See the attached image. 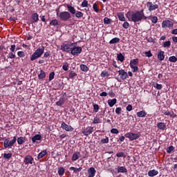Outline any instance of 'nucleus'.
Listing matches in <instances>:
<instances>
[{
	"label": "nucleus",
	"instance_id": "nucleus-1",
	"mask_svg": "<svg viewBox=\"0 0 177 177\" xmlns=\"http://www.w3.org/2000/svg\"><path fill=\"white\" fill-rule=\"evenodd\" d=\"M147 19L148 17L145 15V10H136L131 13V21H133V23H139V21L147 20Z\"/></svg>",
	"mask_w": 177,
	"mask_h": 177
},
{
	"label": "nucleus",
	"instance_id": "nucleus-2",
	"mask_svg": "<svg viewBox=\"0 0 177 177\" xmlns=\"http://www.w3.org/2000/svg\"><path fill=\"white\" fill-rule=\"evenodd\" d=\"M44 52H45V47L41 46V48H38L31 55L30 61L34 62V60H37V59H39L44 55Z\"/></svg>",
	"mask_w": 177,
	"mask_h": 177
},
{
	"label": "nucleus",
	"instance_id": "nucleus-3",
	"mask_svg": "<svg viewBox=\"0 0 177 177\" xmlns=\"http://www.w3.org/2000/svg\"><path fill=\"white\" fill-rule=\"evenodd\" d=\"M57 16H58L61 21H68L71 19V12L69 11H62L59 13V11H57Z\"/></svg>",
	"mask_w": 177,
	"mask_h": 177
},
{
	"label": "nucleus",
	"instance_id": "nucleus-4",
	"mask_svg": "<svg viewBox=\"0 0 177 177\" xmlns=\"http://www.w3.org/2000/svg\"><path fill=\"white\" fill-rule=\"evenodd\" d=\"M66 8L68 9V12H70L71 15L75 16L77 19H81L82 17H84V14L81 11H77L75 10V8H74L73 6H71L69 4H66Z\"/></svg>",
	"mask_w": 177,
	"mask_h": 177
},
{
	"label": "nucleus",
	"instance_id": "nucleus-5",
	"mask_svg": "<svg viewBox=\"0 0 177 177\" xmlns=\"http://www.w3.org/2000/svg\"><path fill=\"white\" fill-rule=\"evenodd\" d=\"M16 140H17L16 136H14L11 141H9V138H6L3 142L5 149H12L13 145L16 143Z\"/></svg>",
	"mask_w": 177,
	"mask_h": 177
},
{
	"label": "nucleus",
	"instance_id": "nucleus-6",
	"mask_svg": "<svg viewBox=\"0 0 177 177\" xmlns=\"http://www.w3.org/2000/svg\"><path fill=\"white\" fill-rule=\"evenodd\" d=\"M125 138H127L131 141L136 140V139H139L140 138V133H133V132H129L127 133L124 135Z\"/></svg>",
	"mask_w": 177,
	"mask_h": 177
},
{
	"label": "nucleus",
	"instance_id": "nucleus-7",
	"mask_svg": "<svg viewBox=\"0 0 177 177\" xmlns=\"http://www.w3.org/2000/svg\"><path fill=\"white\" fill-rule=\"evenodd\" d=\"M82 52V48L80 46H77L75 44L72 47L71 55H73V56H78V55H80Z\"/></svg>",
	"mask_w": 177,
	"mask_h": 177
},
{
	"label": "nucleus",
	"instance_id": "nucleus-8",
	"mask_svg": "<svg viewBox=\"0 0 177 177\" xmlns=\"http://www.w3.org/2000/svg\"><path fill=\"white\" fill-rule=\"evenodd\" d=\"M76 45L75 43H71V44H62L61 46V49L64 51V52H71L72 49H73V46Z\"/></svg>",
	"mask_w": 177,
	"mask_h": 177
},
{
	"label": "nucleus",
	"instance_id": "nucleus-9",
	"mask_svg": "<svg viewBox=\"0 0 177 177\" xmlns=\"http://www.w3.org/2000/svg\"><path fill=\"white\" fill-rule=\"evenodd\" d=\"M24 162L25 165H29L32 164H35V162H34V158L31 155H27L25 156L24 159Z\"/></svg>",
	"mask_w": 177,
	"mask_h": 177
},
{
	"label": "nucleus",
	"instance_id": "nucleus-10",
	"mask_svg": "<svg viewBox=\"0 0 177 177\" xmlns=\"http://www.w3.org/2000/svg\"><path fill=\"white\" fill-rule=\"evenodd\" d=\"M118 74L120 75V80H122L123 81L128 78V73H127L124 69L119 70Z\"/></svg>",
	"mask_w": 177,
	"mask_h": 177
},
{
	"label": "nucleus",
	"instance_id": "nucleus-11",
	"mask_svg": "<svg viewBox=\"0 0 177 177\" xmlns=\"http://www.w3.org/2000/svg\"><path fill=\"white\" fill-rule=\"evenodd\" d=\"M147 7L148 8V10L151 12L152 10H156V9H158V4H153L152 2L148 1L147 2Z\"/></svg>",
	"mask_w": 177,
	"mask_h": 177
},
{
	"label": "nucleus",
	"instance_id": "nucleus-12",
	"mask_svg": "<svg viewBox=\"0 0 177 177\" xmlns=\"http://www.w3.org/2000/svg\"><path fill=\"white\" fill-rule=\"evenodd\" d=\"M165 27H167L168 28H171L174 27V22L169 21V20H165L162 23V28H165Z\"/></svg>",
	"mask_w": 177,
	"mask_h": 177
},
{
	"label": "nucleus",
	"instance_id": "nucleus-13",
	"mask_svg": "<svg viewBox=\"0 0 177 177\" xmlns=\"http://www.w3.org/2000/svg\"><path fill=\"white\" fill-rule=\"evenodd\" d=\"M61 128H62V129H64L67 132H71V131H74V128H73V127L66 124V122H63L62 123Z\"/></svg>",
	"mask_w": 177,
	"mask_h": 177
},
{
	"label": "nucleus",
	"instance_id": "nucleus-14",
	"mask_svg": "<svg viewBox=\"0 0 177 177\" xmlns=\"http://www.w3.org/2000/svg\"><path fill=\"white\" fill-rule=\"evenodd\" d=\"M93 132V127H88L86 129H84L82 131V133L83 135H84V136H89V135H91V133H92Z\"/></svg>",
	"mask_w": 177,
	"mask_h": 177
},
{
	"label": "nucleus",
	"instance_id": "nucleus-15",
	"mask_svg": "<svg viewBox=\"0 0 177 177\" xmlns=\"http://www.w3.org/2000/svg\"><path fill=\"white\" fill-rule=\"evenodd\" d=\"M158 60H160V62H162L165 59V52L159 50L158 53Z\"/></svg>",
	"mask_w": 177,
	"mask_h": 177
},
{
	"label": "nucleus",
	"instance_id": "nucleus-16",
	"mask_svg": "<svg viewBox=\"0 0 177 177\" xmlns=\"http://www.w3.org/2000/svg\"><path fill=\"white\" fill-rule=\"evenodd\" d=\"M88 177H95V175H96V169H95V167H90L88 170Z\"/></svg>",
	"mask_w": 177,
	"mask_h": 177
},
{
	"label": "nucleus",
	"instance_id": "nucleus-17",
	"mask_svg": "<svg viewBox=\"0 0 177 177\" xmlns=\"http://www.w3.org/2000/svg\"><path fill=\"white\" fill-rule=\"evenodd\" d=\"M117 171L118 174H127V172H128V169H127L124 166H118Z\"/></svg>",
	"mask_w": 177,
	"mask_h": 177
},
{
	"label": "nucleus",
	"instance_id": "nucleus-18",
	"mask_svg": "<svg viewBox=\"0 0 177 177\" xmlns=\"http://www.w3.org/2000/svg\"><path fill=\"white\" fill-rule=\"evenodd\" d=\"M80 157H81V152H79V151L75 152L72 156L71 160L77 161V160H78V158H80Z\"/></svg>",
	"mask_w": 177,
	"mask_h": 177
},
{
	"label": "nucleus",
	"instance_id": "nucleus-19",
	"mask_svg": "<svg viewBox=\"0 0 177 177\" xmlns=\"http://www.w3.org/2000/svg\"><path fill=\"white\" fill-rule=\"evenodd\" d=\"M157 128L161 131H165L167 129V125L164 122H158Z\"/></svg>",
	"mask_w": 177,
	"mask_h": 177
},
{
	"label": "nucleus",
	"instance_id": "nucleus-20",
	"mask_svg": "<svg viewBox=\"0 0 177 177\" xmlns=\"http://www.w3.org/2000/svg\"><path fill=\"white\" fill-rule=\"evenodd\" d=\"M48 154V151L46 149H44L41 151L38 155H37V160H41V158H44Z\"/></svg>",
	"mask_w": 177,
	"mask_h": 177
},
{
	"label": "nucleus",
	"instance_id": "nucleus-21",
	"mask_svg": "<svg viewBox=\"0 0 177 177\" xmlns=\"http://www.w3.org/2000/svg\"><path fill=\"white\" fill-rule=\"evenodd\" d=\"M157 175H158V171L156 169L149 170L148 171V176L154 177L157 176Z\"/></svg>",
	"mask_w": 177,
	"mask_h": 177
},
{
	"label": "nucleus",
	"instance_id": "nucleus-22",
	"mask_svg": "<svg viewBox=\"0 0 177 177\" xmlns=\"http://www.w3.org/2000/svg\"><path fill=\"white\" fill-rule=\"evenodd\" d=\"M32 23H37L38 20H39V15H38V13L35 12L32 15Z\"/></svg>",
	"mask_w": 177,
	"mask_h": 177
},
{
	"label": "nucleus",
	"instance_id": "nucleus-23",
	"mask_svg": "<svg viewBox=\"0 0 177 177\" xmlns=\"http://www.w3.org/2000/svg\"><path fill=\"white\" fill-rule=\"evenodd\" d=\"M107 103L109 107H113L117 103V99L113 98L112 100H108Z\"/></svg>",
	"mask_w": 177,
	"mask_h": 177
},
{
	"label": "nucleus",
	"instance_id": "nucleus-24",
	"mask_svg": "<svg viewBox=\"0 0 177 177\" xmlns=\"http://www.w3.org/2000/svg\"><path fill=\"white\" fill-rule=\"evenodd\" d=\"M41 139H42V136L39 134H36L35 136L32 138V143H35L37 140H41Z\"/></svg>",
	"mask_w": 177,
	"mask_h": 177
},
{
	"label": "nucleus",
	"instance_id": "nucleus-25",
	"mask_svg": "<svg viewBox=\"0 0 177 177\" xmlns=\"http://www.w3.org/2000/svg\"><path fill=\"white\" fill-rule=\"evenodd\" d=\"M17 143L18 145H23V143H26V141L27 140L26 137H19L17 138Z\"/></svg>",
	"mask_w": 177,
	"mask_h": 177
},
{
	"label": "nucleus",
	"instance_id": "nucleus-26",
	"mask_svg": "<svg viewBox=\"0 0 177 177\" xmlns=\"http://www.w3.org/2000/svg\"><path fill=\"white\" fill-rule=\"evenodd\" d=\"M46 73L44 70H41L40 73L38 74V78L39 80H44V78H46Z\"/></svg>",
	"mask_w": 177,
	"mask_h": 177
},
{
	"label": "nucleus",
	"instance_id": "nucleus-27",
	"mask_svg": "<svg viewBox=\"0 0 177 177\" xmlns=\"http://www.w3.org/2000/svg\"><path fill=\"white\" fill-rule=\"evenodd\" d=\"M117 16L120 21H125L126 19H125V16L124 15V12H118L117 14Z\"/></svg>",
	"mask_w": 177,
	"mask_h": 177
},
{
	"label": "nucleus",
	"instance_id": "nucleus-28",
	"mask_svg": "<svg viewBox=\"0 0 177 177\" xmlns=\"http://www.w3.org/2000/svg\"><path fill=\"white\" fill-rule=\"evenodd\" d=\"M57 172L59 176H63V175H64V172H66V169H64V167H58Z\"/></svg>",
	"mask_w": 177,
	"mask_h": 177
},
{
	"label": "nucleus",
	"instance_id": "nucleus-29",
	"mask_svg": "<svg viewBox=\"0 0 177 177\" xmlns=\"http://www.w3.org/2000/svg\"><path fill=\"white\" fill-rule=\"evenodd\" d=\"M117 60L122 63V62L125 60V57L122 55V53H120L119 54H117Z\"/></svg>",
	"mask_w": 177,
	"mask_h": 177
},
{
	"label": "nucleus",
	"instance_id": "nucleus-30",
	"mask_svg": "<svg viewBox=\"0 0 177 177\" xmlns=\"http://www.w3.org/2000/svg\"><path fill=\"white\" fill-rule=\"evenodd\" d=\"M50 26H54L55 27H56L57 26H60V22L57 19H53L50 22Z\"/></svg>",
	"mask_w": 177,
	"mask_h": 177
},
{
	"label": "nucleus",
	"instance_id": "nucleus-31",
	"mask_svg": "<svg viewBox=\"0 0 177 177\" xmlns=\"http://www.w3.org/2000/svg\"><path fill=\"white\" fill-rule=\"evenodd\" d=\"M80 70L84 73H87V71H89V68L85 64H80Z\"/></svg>",
	"mask_w": 177,
	"mask_h": 177
},
{
	"label": "nucleus",
	"instance_id": "nucleus-32",
	"mask_svg": "<svg viewBox=\"0 0 177 177\" xmlns=\"http://www.w3.org/2000/svg\"><path fill=\"white\" fill-rule=\"evenodd\" d=\"M71 171H73L74 174H77V172H81L82 171V167H70Z\"/></svg>",
	"mask_w": 177,
	"mask_h": 177
},
{
	"label": "nucleus",
	"instance_id": "nucleus-33",
	"mask_svg": "<svg viewBox=\"0 0 177 177\" xmlns=\"http://www.w3.org/2000/svg\"><path fill=\"white\" fill-rule=\"evenodd\" d=\"M146 115H147V113L145 111H140L137 113V117L143 118L146 117Z\"/></svg>",
	"mask_w": 177,
	"mask_h": 177
},
{
	"label": "nucleus",
	"instance_id": "nucleus-34",
	"mask_svg": "<svg viewBox=\"0 0 177 177\" xmlns=\"http://www.w3.org/2000/svg\"><path fill=\"white\" fill-rule=\"evenodd\" d=\"M139 64V59H133L130 61V66H136Z\"/></svg>",
	"mask_w": 177,
	"mask_h": 177
},
{
	"label": "nucleus",
	"instance_id": "nucleus-35",
	"mask_svg": "<svg viewBox=\"0 0 177 177\" xmlns=\"http://www.w3.org/2000/svg\"><path fill=\"white\" fill-rule=\"evenodd\" d=\"M120 42V38L115 37L110 40L109 44L110 45H113V44H118Z\"/></svg>",
	"mask_w": 177,
	"mask_h": 177
},
{
	"label": "nucleus",
	"instance_id": "nucleus-36",
	"mask_svg": "<svg viewBox=\"0 0 177 177\" xmlns=\"http://www.w3.org/2000/svg\"><path fill=\"white\" fill-rule=\"evenodd\" d=\"M66 102V100L63 97H60L59 101L56 102L57 106H62V104H64V102Z\"/></svg>",
	"mask_w": 177,
	"mask_h": 177
},
{
	"label": "nucleus",
	"instance_id": "nucleus-37",
	"mask_svg": "<svg viewBox=\"0 0 177 177\" xmlns=\"http://www.w3.org/2000/svg\"><path fill=\"white\" fill-rule=\"evenodd\" d=\"M113 23V20L109 19V17L104 18V24H111Z\"/></svg>",
	"mask_w": 177,
	"mask_h": 177
},
{
	"label": "nucleus",
	"instance_id": "nucleus-38",
	"mask_svg": "<svg viewBox=\"0 0 177 177\" xmlns=\"http://www.w3.org/2000/svg\"><path fill=\"white\" fill-rule=\"evenodd\" d=\"M174 150H175V147L171 145L167 148V153H168V154H171Z\"/></svg>",
	"mask_w": 177,
	"mask_h": 177
},
{
	"label": "nucleus",
	"instance_id": "nucleus-39",
	"mask_svg": "<svg viewBox=\"0 0 177 177\" xmlns=\"http://www.w3.org/2000/svg\"><path fill=\"white\" fill-rule=\"evenodd\" d=\"M163 48H170L171 47V41H167L163 42L162 44Z\"/></svg>",
	"mask_w": 177,
	"mask_h": 177
},
{
	"label": "nucleus",
	"instance_id": "nucleus-40",
	"mask_svg": "<svg viewBox=\"0 0 177 177\" xmlns=\"http://www.w3.org/2000/svg\"><path fill=\"white\" fill-rule=\"evenodd\" d=\"M126 17L128 19L129 21H131L132 20V12L129 11L125 14Z\"/></svg>",
	"mask_w": 177,
	"mask_h": 177
},
{
	"label": "nucleus",
	"instance_id": "nucleus-41",
	"mask_svg": "<svg viewBox=\"0 0 177 177\" xmlns=\"http://www.w3.org/2000/svg\"><path fill=\"white\" fill-rule=\"evenodd\" d=\"M169 62H171V63H176L177 57L174 55L171 56L169 57Z\"/></svg>",
	"mask_w": 177,
	"mask_h": 177
},
{
	"label": "nucleus",
	"instance_id": "nucleus-42",
	"mask_svg": "<svg viewBox=\"0 0 177 177\" xmlns=\"http://www.w3.org/2000/svg\"><path fill=\"white\" fill-rule=\"evenodd\" d=\"M3 158H5V160H10L12 158V153H4Z\"/></svg>",
	"mask_w": 177,
	"mask_h": 177
},
{
	"label": "nucleus",
	"instance_id": "nucleus-43",
	"mask_svg": "<svg viewBox=\"0 0 177 177\" xmlns=\"http://www.w3.org/2000/svg\"><path fill=\"white\" fill-rule=\"evenodd\" d=\"M116 157H118V158L121 157H123L124 158H127V155H125L124 152H120L116 153Z\"/></svg>",
	"mask_w": 177,
	"mask_h": 177
},
{
	"label": "nucleus",
	"instance_id": "nucleus-44",
	"mask_svg": "<svg viewBox=\"0 0 177 177\" xmlns=\"http://www.w3.org/2000/svg\"><path fill=\"white\" fill-rule=\"evenodd\" d=\"M104 143H109V137H106V138L102 139L100 142V145H104Z\"/></svg>",
	"mask_w": 177,
	"mask_h": 177
},
{
	"label": "nucleus",
	"instance_id": "nucleus-45",
	"mask_svg": "<svg viewBox=\"0 0 177 177\" xmlns=\"http://www.w3.org/2000/svg\"><path fill=\"white\" fill-rule=\"evenodd\" d=\"M69 78L73 79L74 77H77V73L73 71H71L68 74Z\"/></svg>",
	"mask_w": 177,
	"mask_h": 177
},
{
	"label": "nucleus",
	"instance_id": "nucleus-46",
	"mask_svg": "<svg viewBox=\"0 0 177 177\" xmlns=\"http://www.w3.org/2000/svg\"><path fill=\"white\" fill-rule=\"evenodd\" d=\"M17 56H19V57H25L26 53H24V51H18Z\"/></svg>",
	"mask_w": 177,
	"mask_h": 177
},
{
	"label": "nucleus",
	"instance_id": "nucleus-47",
	"mask_svg": "<svg viewBox=\"0 0 177 177\" xmlns=\"http://www.w3.org/2000/svg\"><path fill=\"white\" fill-rule=\"evenodd\" d=\"M123 28H125V30H128V28L130 27L129 23L128 21H125L122 24Z\"/></svg>",
	"mask_w": 177,
	"mask_h": 177
},
{
	"label": "nucleus",
	"instance_id": "nucleus-48",
	"mask_svg": "<svg viewBox=\"0 0 177 177\" xmlns=\"http://www.w3.org/2000/svg\"><path fill=\"white\" fill-rule=\"evenodd\" d=\"M131 68L133 70V73H136L139 70V67H138V66H130Z\"/></svg>",
	"mask_w": 177,
	"mask_h": 177
},
{
	"label": "nucleus",
	"instance_id": "nucleus-49",
	"mask_svg": "<svg viewBox=\"0 0 177 177\" xmlns=\"http://www.w3.org/2000/svg\"><path fill=\"white\" fill-rule=\"evenodd\" d=\"M88 1L84 0L82 2L81 6H82V8H88Z\"/></svg>",
	"mask_w": 177,
	"mask_h": 177
},
{
	"label": "nucleus",
	"instance_id": "nucleus-50",
	"mask_svg": "<svg viewBox=\"0 0 177 177\" xmlns=\"http://www.w3.org/2000/svg\"><path fill=\"white\" fill-rule=\"evenodd\" d=\"M101 77H102V78H104V77H109V72L106 71H103L101 73Z\"/></svg>",
	"mask_w": 177,
	"mask_h": 177
},
{
	"label": "nucleus",
	"instance_id": "nucleus-51",
	"mask_svg": "<svg viewBox=\"0 0 177 177\" xmlns=\"http://www.w3.org/2000/svg\"><path fill=\"white\" fill-rule=\"evenodd\" d=\"M93 113H97L99 111V105L98 104H93Z\"/></svg>",
	"mask_w": 177,
	"mask_h": 177
},
{
	"label": "nucleus",
	"instance_id": "nucleus-52",
	"mask_svg": "<svg viewBox=\"0 0 177 177\" xmlns=\"http://www.w3.org/2000/svg\"><path fill=\"white\" fill-rule=\"evenodd\" d=\"M100 118L95 117L93 121V124H100Z\"/></svg>",
	"mask_w": 177,
	"mask_h": 177
},
{
	"label": "nucleus",
	"instance_id": "nucleus-53",
	"mask_svg": "<svg viewBox=\"0 0 177 177\" xmlns=\"http://www.w3.org/2000/svg\"><path fill=\"white\" fill-rule=\"evenodd\" d=\"M8 59H15L16 55L13 54V53H10L8 55H7Z\"/></svg>",
	"mask_w": 177,
	"mask_h": 177
},
{
	"label": "nucleus",
	"instance_id": "nucleus-54",
	"mask_svg": "<svg viewBox=\"0 0 177 177\" xmlns=\"http://www.w3.org/2000/svg\"><path fill=\"white\" fill-rule=\"evenodd\" d=\"M93 9L96 12V13H99V8H97V4L96 3L93 5Z\"/></svg>",
	"mask_w": 177,
	"mask_h": 177
},
{
	"label": "nucleus",
	"instance_id": "nucleus-55",
	"mask_svg": "<svg viewBox=\"0 0 177 177\" xmlns=\"http://www.w3.org/2000/svg\"><path fill=\"white\" fill-rule=\"evenodd\" d=\"M115 113L118 114V115H120L121 114V111H122V109L121 107H118L115 109Z\"/></svg>",
	"mask_w": 177,
	"mask_h": 177
},
{
	"label": "nucleus",
	"instance_id": "nucleus-56",
	"mask_svg": "<svg viewBox=\"0 0 177 177\" xmlns=\"http://www.w3.org/2000/svg\"><path fill=\"white\" fill-rule=\"evenodd\" d=\"M111 133H113L115 135H117V134L120 133V131L117 129H111Z\"/></svg>",
	"mask_w": 177,
	"mask_h": 177
},
{
	"label": "nucleus",
	"instance_id": "nucleus-57",
	"mask_svg": "<svg viewBox=\"0 0 177 177\" xmlns=\"http://www.w3.org/2000/svg\"><path fill=\"white\" fill-rule=\"evenodd\" d=\"M62 68L64 71H68V64L66 62L65 64L63 65Z\"/></svg>",
	"mask_w": 177,
	"mask_h": 177
},
{
	"label": "nucleus",
	"instance_id": "nucleus-58",
	"mask_svg": "<svg viewBox=\"0 0 177 177\" xmlns=\"http://www.w3.org/2000/svg\"><path fill=\"white\" fill-rule=\"evenodd\" d=\"M157 21H158V18L157 17H151V22L153 23V24H156Z\"/></svg>",
	"mask_w": 177,
	"mask_h": 177
},
{
	"label": "nucleus",
	"instance_id": "nucleus-59",
	"mask_svg": "<svg viewBox=\"0 0 177 177\" xmlns=\"http://www.w3.org/2000/svg\"><path fill=\"white\" fill-rule=\"evenodd\" d=\"M53 78H55V72H51L49 74V81H52V80H53Z\"/></svg>",
	"mask_w": 177,
	"mask_h": 177
},
{
	"label": "nucleus",
	"instance_id": "nucleus-60",
	"mask_svg": "<svg viewBox=\"0 0 177 177\" xmlns=\"http://www.w3.org/2000/svg\"><path fill=\"white\" fill-rule=\"evenodd\" d=\"M109 96H110V97H115V93H114V92L113 91V90H111L109 93H108Z\"/></svg>",
	"mask_w": 177,
	"mask_h": 177
},
{
	"label": "nucleus",
	"instance_id": "nucleus-61",
	"mask_svg": "<svg viewBox=\"0 0 177 177\" xmlns=\"http://www.w3.org/2000/svg\"><path fill=\"white\" fill-rule=\"evenodd\" d=\"M154 88H157L158 91H161V89H162V85L156 84V85L154 86Z\"/></svg>",
	"mask_w": 177,
	"mask_h": 177
},
{
	"label": "nucleus",
	"instance_id": "nucleus-62",
	"mask_svg": "<svg viewBox=\"0 0 177 177\" xmlns=\"http://www.w3.org/2000/svg\"><path fill=\"white\" fill-rule=\"evenodd\" d=\"M147 40L148 42H149L150 44H154L156 41L154 40V39H153V37H149L147 38Z\"/></svg>",
	"mask_w": 177,
	"mask_h": 177
},
{
	"label": "nucleus",
	"instance_id": "nucleus-63",
	"mask_svg": "<svg viewBox=\"0 0 177 177\" xmlns=\"http://www.w3.org/2000/svg\"><path fill=\"white\" fill-rule=\"evenodd\" d=\"M145 55L147 57H151V56H153V54H151V51L150 50L145 52Z\"/></svg>",
	"mask_w": 177,
	"mask_h": 177
},
{
	"label": "nucleus",
	"instance_id": "nucleus-64",
	"mask_svg": "<svg viewBox=\"0 0 177 177\" xmlns=\"http://www.w3.org/2000/svg\"><path fill=\"white\" fill-rule=\"evenodd\" d=\"M50 56V51H46L44 54V57H49Z\"/></svg>",
	"mask_w": 177,
	"mask_h": 177
}]
</instances>
